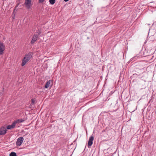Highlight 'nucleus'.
I'll use <instances>...</instances> for the list:
<instances>
[{
    "mask_svg": "<svg viewBox=\"0 0 156 156\" xmlns=\"http://www.w3.org/2000/svg\"><path fill=\"white\" fill-rule=\"evenodd\" d=\"M32 55L33 53L32 52H29L25 54L22 59L21 66H25L32 57Z\"/></svg>",
    "mask_w": 156,
    "mask_h": 156,
    "instance_id": "f257e3e1",
    "label": "nucleus"
},
{
    "mask_svg": "<svg viewBox=\"0 0 156 156\" xmlns=\"http://www.w3.org/2000/svg\"><path fill=\"white\" fill-rule=\"evenodd\" d=\"M24 140V138L22 137H19L17 140L16 145L18 146H20L22 144Z\"/></svg>",
    "mask_w": 156,
    "mask_h": 156,
    "instance_id": "f03ea898",
    "label": "nucleus"
},
{
    "mask_svg": "<svg viewBox=\"0 0 156 156\" xmlns=\"http://www.w3.org/2000/svg\"><path fill=\"white\" fill-rule=\"evenodd\" d=\"M5 46L4 44L1 42H0V55H2L3 53V52L5 50Z\"/></svg>",
    "mask_w": 156,
    "mask_h": 156,
    "instance_id": "7ed1b4c3",
    "label": "nucleus"
},
{
    "mask_svg": "<svg viewBox=\"0 0 156 156\" xmlns=\"http://www.w3.org/2000/svg\"><path fill=\"white\" fill-rule=\"evenodd\" d=\"M7 130L4 127H2L0 128V135H3L5 134L6 133Z\"/></svg>",
    "mask_w": 156,
    "mask_h": 156,
    "instance_id": "20e7f679",
    "label": "nucleus"
},
{
    "mask_svg": "<svg viewBox=\"0 0 156 156\" xmlns=\"http://www.w3.org/2000/svg\"><path fill=\"white\" fill-rule=\"evenodd\" d=\"M94 139V137L92 136H91L89 138L88 144V146L89 148H90L92 145Z\"/></svg>",
    "mask_w": 156,
    "mask_h": 156,
    "instance_id": "39448f33",
    "label": "nucleus"
},
{
    "mask_svg": "<svg viewBox=\"0 0 156 156\" xmlns=\"http://www.w3.org/2000/svg\"><path fill=\"white\" fill-rule=\"evenodd\" d=\"M25 4L26 5L27 8L29 9L31 6V1L30 0H25Z\"/></svg>",
    "mask_w": 156,
    "mask_h": 156,
    "instance_id": "423d86ee",
    "label": "nucleus"
},
{
    "mask_svg": "<svg viewBox=\"0 0 156 156\" xmlns=\"http://www.w3.org/2000/svg\"><path fill=\"white\" fill-rule=\"evenodd\" d=\"M16 122H14L11 125H9L7 126V129H10L14 128L16 126Z\"/></svg>",
    "mask_w": 156,
    "mask_h": 156,
    "instance_id": "0eeeda50",
    "label": "nucleus"
},
{
    "mask_svg": "<svg viewBox=\"0 0 156 156\" xmlns=\"http://www.w3.org/2000/svg\"><path fill=\"white\" fill-rule=\"evenodd\" d=\"M38 37V35L37 34H35L33 36L32 39L31 41V44H33L37 41Z\"/></svg>",
    "mask_w": 156,
    "mask_h": 156,
    "instance_id": "6e6552de",
    "label": "nucleus"
},
{
    "mask_svg": "<svg viewBox=\"0 0 156 156\" xmlns=\"http://www.w3.org/2000/svg\"><path fill=\"white\" fill-rule=\"evenodd\" d=\"M51 82V81L50 80L49 81H48L45 83V87L46 88H48L49 86H50V85Z\"/></svg>",
    "mask_w": 156,
    "mask_h": 156,
    "instance_id": "1a4fd4ad",
    "label": "nucleus"
},
{
    "mask_svg": "<svg viewBox=\"0 0 156 156\" xmlns=\"http://www.w3.org/2000/svg\"><path fill=\"white\" fill-rule=\"evenodd\" d=\"M24 121V120L22 119H19L14 121V122H16V124L18 122L21 123Z\"/></svg>",
    "mask_w": 156,
    "mask_h": 156,
    "instance_id": "9d476101",
    "label": "nucleus"
},
{
    "mask_svg": "<svg viewBox=\"0 0 156 156\" xmlns=\"http://www.w3.org/2000/svg\"><path fill=\"white\" fill-rule=\"evenodd\" d=\"M9 156H17V155L15 152H12L10 154Z\"/></svg>",
    "mask_w": 156,
    "mask_h": 156,
    "instance_id": "9b49d317",
    "label": "nucleus"
},
{
    "mask_svg": "<svg viewBox=\"0 0 156 156\" xmlns=\"http://www.w3.org/2000/svg\"><path fill=\"white\" fill-rule=\"evenodd\" d=\"M55 0H49L50 3L51 5H53L55 3Z\"/></svg>",
    "mask_w": 156,
    "mask_h": 156,
    "instance_id": "f8f14e48",
    "label": "nucleus"
},
{
    "mask_svg": "<svg viewBox=\"0 0 156 156\" xmlns=\"http://www.w3.org/2000/svg\"><path fill=\"white\" fill-rule=\"evenodd\" d=\"M35 103V100H33V99H32L31 100V103L32 104H34Z\"/></svg>",
    "mask_w": 156,
    "mask_h": 156,
    "instance_id": "ddd939ff",
    "label": "nucleus"
},
{
    "mask_svg": "<svg viewBox=\"0 0 156 156\" xmlns=\"http://www.w3.org/2000/svg\"><path fill=\"white\" fill-rule=\"evenodd\" d=\"M137 57H138L137 56H134L133 58H131V60H133L136 59Z\"/></svg>",
    "mask_w": 156,
    "mask_h": 156,
    "instance_id": "4468645a",
    "label": "nucleus"
},
{
    "mask_svg": "<svg viewBox=\"0 0 156 156\" xmlns=\"http://www.w3.org/2000/svg\"><path fill=\"white\" fill-rule=\"evenodd\" d=\"M44 0H39V2L40 3H42L43 2Z\"/></svg>",
    "mask_w": 156,
    "mask_h": 156,
    "instance_id": "2eb2a0df",
    "label": "nucleus"
},
{
    "mask_svg": "<svg viewBox=\"0 0 156 156\" xmlns=\"http://www.w3.org/2000/svg\"><path fill=\"white\" fill-rule=\"evenodd\" d=\"M19 5V3H18V4H17L16 5V6H15V8H17V7Z\"/></svg>",
    "mask_w": 156,
    "mask_h": 156,
    "instance_id": "dca6fc26",
    "label": "nucleus"
},
{
    "mask_svg": "<svg viewBox=\"0 0 156 156\" xmlns=\"http://www.w3.org/2000/svg\"><path fill=\"white\" fill-rule=\"evenodd\" d=\"M69 0H64V1L65 2H67V1H68Z\"/></svg>",
    "mask_w": 156,
    "mask_h": 156,
    "instance_id": "f3484780",
    "label": "nucleus"
}]
</instances>
